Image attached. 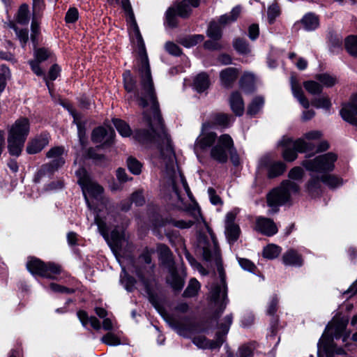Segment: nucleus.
<instances>
[{
    "instance_id": "nucleus-1",
    "label": "nucleus",
    "mask_w": 357,
    "mask_h": 357,
    "mask_svg": "<svg viewBox=\"0 0 357 357\" xmlns=\"http://www.w3.org/2000/svg\"><path fill=\"white\" fill-rule=\"evenodd\" d=\"M115 1L116 3H121L126 15L131 41L137 49L139 54L137 68L141 79V88L137 96L134 97V100L140 107L143 108L148 107L144 112V118L150 130H139L135 132V135H168L158 110V104L154 91L144 43L136 22L131 5L129 0Z\"/></svg>"
},
{
    "instance_id": "nucleus-2",
    "label": "nucleus",
    "mask_w": 357,
    "mask_h": 357,
    "mask_svg": "<svg viewBox=\"0 0 357 357\" xmlns=\"http://www.w3.org/2000/svg\"><path fill=\"white\" fill-rule=\"evenodd\" d=\"M347 321L333 319L327 326L324 333L318 343L319 351H323L326 357H334L335 354H342L341 348L336 349L333 342L334 339L342 337V342H345L350 333L345 331Z\"/></svg>"
},
{
    "instance_id": "nucleus-3",
    "label": "nucleus",
    "mask_w": 357,
    "mask_h": 357,
    "mask_svg": "<svg viewBox=\"0 0 357 357\" xmlns=\"http://www.w3.org/2000/svg\"><path fill=\"white\" fill-rule=\"evenodd\" d=\"M337 155L333 153H328L316 157L313 160H306L302 163L303 166L309 172L321 174L322 183L330 188H335L342 184L339 178L328 174L334 168V163Z\"/></svg>"
},
{
    "instance_id": "nucleus-4",
    "label": "nucleus",
    "mask_w": 357,
    "mask_h": 357,
    "mask_svg": "<svg viewBox=\"0 0 357 357\" xmlns=\"http://www.w3.org/2000/svg\"><path fill=\"white\" fill-rule=\"evenodd\" d=\"M30 131L29 121L20 118L8 130V149L10 154L19 156Z\"/></svg>"
},
{
    "instance_id": "nucleus-5",
    "label": "nucleus",
    "mask_w": 357,
    "mask_h": 357,
    "mask_svg": "<svg viewBox=\"0 0 357 357\" xmlns=\"http://www.w3.org/2000/svg\"><path fill=\"white\" fill-rule=\"evenodd\" d=\"M76 175L89 208H92L99 202L101 205L106 203V200H102L103 188L91 179L85 169L79 168L76 171Z\"/></svg>"
},
{
    "instance_id": "nucleus-6",
    "label": "nucleus",
    "mask_w": 357,
    "mask_h": 357,
    "mask_svg": "<svg viewBox=\"0 0 357 357\" xmlns=\"http://www.w3.org/2000/svg\"><path fill=\"white\" fill-rule=\"evenodd\" d=\"M299 191V186L294 181L286 180L280 185L267 195L268 206L272 208L273 212L278 211V207L290 200L292 195Z\"/></svg>"
},
{
    "instance_id": "nucleus-7",
    "label": "nucleus",
    "mask_w": 357,
    "mask_h": 357,
    "mask_svg": "<svg viewBox=\"0 0 357 357\" xmlns=\"http://www.w3.org/2000/svg\"><path fill=\"white\" fill-rule=\"evenodd\" d=\"M95 222L98 226L99 231L107 241L112 250L116 255L117 253L120 254L122 248L128 245V240L125 232L123 230L115 229L112 231L109 236L105 222L100 218V215L98 213L95 217Z\"/></svg>"
},
{
    "instance_id": "nucleus-8",
    "label": "nucleus",
    "mask_w": 357,
    "mask_h": 357,
    "mask_svg": "<svg viewBox=\"0 0 357 357\" xmlns=\"http://www.w3.org/2000/svg\"><path fill=\"white\" fill-rule=\"evenodd\" d=\"M278 146L282 148V156L286 161L291 162L297 158V152H307L314 150V146L310 142H306L302 139L293 140L291 137L284 136L278 142Z\"/></svg>"
},
{
    "instance_id": "nucleus-9",
    "label": "nucleus",
    "mask_w": 357,
    "mask_h": 357,
    "mask_svg": "<svg viewBox=\"0 0 357 357\" xmlns=\"http://www.w3.org/2000/svg\"><path fill=\"white\" fill-rule=\"evenodd\" d=\"M232 323L231 315H227L219 324L220 331L217 334L216 340L210 341L202 335H198L193 338V343L201 349H215L219 348L224 342V336L228 333Z\"/></svg>"
},
{
    "instance_id": "nucleus-10",
    "label": "nucleus",
    "mask_w": 357,
    "mask_h": 357,
    "mask_svg": "<svg viewBox=\"0 0 357 357\" xmlns=\"http://www.w3.org/2000/svg\"><path fill=\"white\" fill-rule=\"evenodd\" d=\"M26 267L31 274L50 279H54L61 272V268L58 264L51 262L45 264L36 258H30Z\"/></svg>"
},
{
    "instance_id": "nucleus-11",
    "label": "nucleus",
    "mask_w": 357,
    "mask_h": 357,
    "mask_svg": "<svg viewBox=\"0 0 357 357\" xmlns=\"http://www.w3.org/2000/svg\"><path fill=\"white\" fill-rule=\"evenodd\" d=\"M241 12V7L236 6L229 13L220 16L218 22H211L207 30V36L213 40H219L222 36V28L236 21Z\"/></svg>"
},
{
    "instance_id": "nucleus-12",
    "label": "nucleus",
    "mask_w": 357,
    "mask_h": 357,
    "mask_svg": "<svg viewBox=\"0 0 357 357\" xmlns=\"http://www.w3.org/2000/svg\"><path fill=\"white\" fill-rule=\"evenodd\" d=\"M140 263H145L146 266L144 268H137L135 271L139 280L142 283L147 293L151 302L154 303L155 300L150 289V284L152 280V266L151 265V258L149 252L143 253L139 258Z\"/></svg>"
},
{
    "instance_id": "nucleus-13",
    "label": "nucleus",
    "mask_w": 357,
    "mask_h": 357,
    "mask_svg": "<svg viewBox=\"0 0 357 357\" xmlns=\"http://www.w3.org/2000/svg\"><path fill=\"white\" fill-rule=\"evenodd\" d=\"M234 143L231 137L224 134L219 137L217 143L212 146L210 151L211 158L220 163L227 160L228 152L233 148Z\"/></svg>"
},
{
    "instance_id": "nucleus-14",
    "label": "nucleus",
    "mask_w": 357,
    "mask_h": 357,
    "mask_svg": "<svg viewBox=\"0 0 357 357\" xmlns=\"http://www.w3.org/2000/svg\"><path fill=\"white\" fill-rule=\"evenodd\" d=\"M194 220H174L168 218H158L153 222V227L155 231L158 234L162 233V229L168 225H174L180 229H187L192 226L195 222H199L203 220L199 209L194 210Z\"/></svg>"
},
{
    "instance_id": "nucleus-15",
    "label": "nucleus",
    "mask_w": 357,
    "mask_h": 357,
    "mask_svg": "<svg viewBox=\"0 0 357 357\" xmlns=\"http://www.w3.org/2000/svg\"><path fill=\"white\" fill-rule=\"evenodd\" d=\"M220 277V284H214L210 291L211 299L217 305L222 312L227 303V286L225 281V275L222 268H218Z\"/></svg>"
},
{
    "instance_id": "nucleus-16",
    "label": "nucleus",
    "mask_w": 357,
    "mask_h": 357,
    "mask_svg": "<svg viewBox=\"0 0 357 357\" xmlns=\"http://www.w3.org/2000/svg\"><path fill=\"white\" fill-rule=\"evenodd\" d=\"M65 154L64 148L62 146H55L50 149L46 156L50 162L43 167L42 171L44 173H52L57 170L65 163Z\"/></svg>"
},
{
    "instance_id": "nucleus-17",
    "label": "nucleus",
    "mask_w": 357,
    "mask_h": 357,
    "mask_svg": "<svg viewBox=\"0 0 357 357\" xmlns=\"http://www.w3.org/2000/svg\"><path fill=\"white\" fill-rule=\"evenodd\" d=\"M199 246L203 250V257L206 261H213L216 264L220 261V250L216 240L212 237L211 241L207 243L199 241Z\"/></svg>"
},
{
    "instance_id": "nucleus-18",
    "label": "nucleus",
    "mask_w": 357,
    "mask_h": 357,
    "mask_svg": "<svg viewBox=\"0 0 357 357\" xmlns=\"http://www.w3.org/2000/svg\"><path fill=\"white\" fill-rule=\"evenodd\" d=\"M340 115L345 121L357 126V94L352 96L348 102L342 105Z\"/></svg>"
},
{
    "instance_id": "nucleus-19",
    "label": "nucleus",
    "mask_w": 357,
    "mask_h": 357,
    "mask_svg": "<svg viewBox=\"0 0 357 357\" xmlns=\"http://www.w3.org/2000/svg\"><path fill=\"white\" fill-rule=\"evenodd\" d=\"M236 214V212L231 211L225 218V234L230 244L237 241L241 233L239 226L234 222Z\"/></svg>"
},
{
    "instance_id": "nucleus-20",
    "label": "nucleus",
    "mask_w": 357,
    "mask_h": 357,
    "mask_svg": "<svg viewBox=\"0 0 357 357\" xmlns=\"http://www.w3.org/2000/svg\"><path fill=\"white\" fill-rule=\"evenodd\" d=\"M217 135L213 132H202L197 138L195 149L197 152L212 148L218 142Z\"/></svg>"
},
{
    "instance_id": "nucleus-21",
    "label": "nucleus",
    "mask_w": 357,
    "mask_h": 357,
    "mask_svg": "<svg viewBox=\"0 0 357 357\" xmlns=\"http://www.w3.org/2000/svg\"><path fill=\"white\" fill-rule=\"evenodd\" d=\"M52 53L47 49L39 48L34 52V59L29 61L31 70L36 75H43V71L40 68V63L47 60Z\"/></svg>"
},
{
    "instance_id": "nucleus-22",
    "label": "nucleus",
    "mask_w": 357,
    "mask_h": 357,
    "mask_svg": "<svg viewBox=\"0 0 357 357\" xmlns=\"http://www.w3.org/2000/svg\"><path fill=\"white\" fill-rule=\"evenodd\" d=\"M255 229L268 236L275 235L278 231L275 223L271 219L264 217L257 218Z\"/></svg>"
},
{
    "instance_id": "nucleus-23",
    "label": "nucleus",
    "mask_w": 357,
    "mask_h": 357,
    "mask_svg": "<svg viewBox=\"0 0 357 357\" xmlns=\"http://www.w3.org/2000/svg\"><path fill=\"white\" fill-rule=\"evenodd\" d=\"M114 137V132L111 128L99 127L92 132L91 139L95 143L109 144Z\"/></svg>"
},
{
    "instance_id": "nucleus-24",
    "label": "nucleus",
    "mask_w": 357,
    "mask_h": 357,
    "mask_svg": "<svg viewBox=\"0 0 357 357\" xmlns=\"http://www.w3.org/2000/svg\"><path fill=\"white\" fill-rule=\"evenodd\" d=\"M49 143L46 135H40L31 139L27 144L26 152L29 154H36L40 152Z\"/></svg>"
},
{
    "instance_id": "nucleus-25",
    "label": "nucleus",
    "mask_w": 357,
    "mask_h": 357,
    "mask_svg": "<svg viewBox=\"0 0 357 357\" xmlns=\"http://www.w3.org/2000/svg\"><path fill=\"white\" fill-rule=\"evenodd\" d=\"M238 77V71L234 68H227L220 73L221 85L225 88H229Z\"/></svg>"
},
{
    "instance_id": "nucleus-26",
    "label": "nucleus",
    "mask_w": 357,
    "mask_h": 357,
    "mask_svg": "<svg viewBox=\"0 0 357 357\" xmlns=\"http://www.w3.org/2000/svg\"><path fill=\"white\" fill-rule=\"evenodd\" d=\"M189 3L192 7L196 8L199 5V0H184L176 3L175 9L177 10L178 16L183 18H187L190 15L192 9Z\"/></svg>"
},
{
    "instance_id": "nucleus-27",
    "label": "nucleus",
    "mask_w": 357,
    "mask_h": 357,
    "mask_svg": "<svg viewBox=\"0 0 357 357\" xmlns=\"http://www.w3.org/2000/svg\"><path fill=\"white\" fill-rule=\"evenodd\" d=\"M291 91L294 98L297 99L299 103L305 109H308L310 106V102L308 100L305 98L301 86H300V84H298V82H297L296 79L294 77H291Z\"/></svg>"
},
{
    "instance_id": "nucleus-28",
    "label": "nucleus",
    "mask_w": 357,
    "mask_h": 357,
    "mask_svg": "<svg viewBox=\"0 0 357 357\" xmlns=\"http://www.w3.org/2000/svg\"><path fill=\"white\" fill-rule=\"evenodd\" d=\"M282 261L287 266H299L303 264V259L296 250L290 249L283 255Z\"/></svg>"
},
{
    "instance_id": "nucleus-29",
    "label": "nucleus",
    "mask_w": 357,
    "mask_h": 357,
    "mask_svg": "<svg viewBox=\"0 0 357 357\" xmlns=\"http://www.w3.org/2000/svg\"><path fill=\"white\" fill-rule=\"evenodd\" d=\"M229 103L232 111L237 116H241L244 112V102L243 98L238 92L231 93Z\"/></svg>"
},
{
    "instance_id": "nucleus-30",
    "label": "nucleus",
    "mask_w": 357,
    "mask_h": 357,
    "mask_svg": "<svg viewBox=\"0 0 357 357\" xmlns=\"http://www.w3.org/2000/svg\"><path fill=\"white\" fill-rule=\"evenodd\" d=\"M311 176V179L307 184V190L312 196H317L321 192V183L322 182L321 174L312 172Z\"/></svg>"
},
{
    "instance_id": "nucleus-31",
    "label": "nucleus",
    "mask_w": 357,
    "mask_h": 357,
    "mask_svg": "<svg viewBox=\"0 0 357 357\" xmlns=\"http://www.w3.org/2000/svg\"><path fill=\"white\" fill-rule=\"evenodd\" d=\"M210 81L207 74L202 73L196 76L194 79L193 86L198 92H203L208 88Z\"/></svg>"
},
{
    "instance_id": "nucleus-32",
    "label": "nucleus",
    "mask_w": 357,
    "mask_h": 357,
    "mask_svg": "<svg viewBox=\"0 0 357 357\" xmlns=\"http://www.w3.org/2000/svg\"><path fill=\"white\" fill-rule=\"evenodd\" d=\"M241 88L245 93H250L255 89V76L250 73H245L240 81Z\"/></svg>"
},
{
    "instance_id": "nucleus-33",
    "label": "nucleus",
    "mask_w": 357,
    "mask_h": 357,
    "mask_svg": "<svg viewBox=\"0 0 357 357\" xmlns=\"http://www.w3.org/2000/svg\"><path fill=\"white\" fill-rule=\"evenodd\" d=\"M304 29L307 31H312L319 26V19L312 13L306 14L301 20Z\"/></svg>"
},
{
    "instance_id": "nucleus-34",
    "label": "nucleus",
    "mask_w": 357,
    "mask_h": 357,
    "mask_svg": "<svg viewBox=\"0 0 357 357\" xmlns=\"http://www.w3.org/2000/svg\"><path fill=\"white\" fill-rule=\"evenodd\" d=\"M77 317L84 326H86L89 324L94 329L98 330L100 328V324L98 319L94 317H89L85 312L79 311Z\"/></svg>"
},
{
    "instance_id": "nucleus-35",
    "label": "nucleus",
    "mask_w": 357,
    "mask_h": 357,
    "mask_svg": "<svg viewBox=\"0 0 357 357\" xmlns=\"http://www.w3.org/2000/svg\"><path fill=\"white\" fill-rule=\"evenodd\" d=\"M315 79L318 80L323 87H332L337 82V79L335 76L328 73H321L315 75Z\"/></svg>"
},
{
    "instance_id": "nucleus-36",
    "label": "nucleus",
    "mask_w": 357,
    "mask_h": 357,
    "mask_svg": "<svg viewBox=\"0 0 357 357\" xmlns=\"http://www.w3.org/2000/svg\"><path fill=\"white\" fill-rule=\"evenodd\" d=\"M286 169V165L282 162H273L268 165V176L274 178L281 175Z\"/></svg>"
},
{
    "instance_id": "nucleus-37",
    "label": "nucleus",
    "mask_w": 357,
    "mask_h": 357,
    "mask_svg": "<svg viewBox=\"0 0 357 357\" xmlns=\"http://www.w3.org/2000/svg\"><path fill=\"white\" fill-rule=\"evenodd\" d=\"M282 248L273 243L268 244L263 249L262 255L268 259H273L278 257L281 253Z\"/></svg>"
},
{
    "instance_id": "nucleus-38",
    "label": "nucleus",
    "mask_w": 357,
    "mask_h": 357,
    "mask_svg": "<svg viewBox=\"0 0 357 357\" xmlns=\"http://www.w3.org/2000/svg\"><path fill=\"white\" fill-rule=\"evenodd\" d=\"M264 100L261 96L255 98L248 108V114L250 116H254L257 114L263 107Z\"/></svg>"
},
{
    "instance_id": "nucleus-39",
    "label": "nucleus",
    "mask_w": 357,
    "mask_h": 357,
    "mask_svg": "<svg viewBox=\"0 0 357 357\" xmlns=\"http://www.w3.org/2000/svg\"><path fill=\"white\" fill-rule=\"evenodd\" d=\"M113 123L122 137L130 136L132 132L129 125L121 119H114Z\"/></svg>"
},
{
    "instance_id": "nucleus-40",
    "label": "nucleus",
    "mask_w": 357,
    "mask_h": 357,
    "mask_svg": "<svg viewBox=\"0 0 357 357\" xmlns=\"http://www.w3.org/2000/svg\"><path fill=\"white\" fill-rule=\"evenodd\" d=\"M167 282L176 290L182 289L184 284L183 279L178 276L174 271H172L167 278Z\"/></svg>"
},
{
    "instance_id": "nucleus-41",
    "label": "nucleus",
    "mask_w": 357,
    "mask_h": 357,
    "mask_svg": "<svg viewBox=\"0 0 357 357\" xmlns=\"http://www.w3.org/2000/svg\"><path fill=\"white\" fill-rule=\"evenodd\" d=\"M231 121V117L225 114H216L212 116L213 123L220 126H229Z\"/></svg>"
},
{
    "instance_id": "nucleus-42",
    "label": "nucleus",
    "mask_w": 357,
    "mask_h": 357,
    "mask_svg": "<svg viewBox=\"0 0 357 357\" xmlns=\"http://www.w3.org/2000/svg\"><path fill=\"white\" fill-rule=\"evenodd\" d=\"M200 289L199 282L195 278L190 280L189 284L185 290L183 295L185 297L195 296Z\"/></svg>"
},
{
    "instance_id": "nucleus-43",
    "label": "nucleus",
    "mask_w": 357,
    "mask_h": 357,
    "mask_svg": "<svg viewBox=\"0 0 357 357\" xmlns=\"http://www.w3.org/2000/svg\"><path fill=\"white\" fill-rule=\"evenodd\" d=\"M347 52L354 56H357V36H350L345 40Z\"/></svg>"
},
{
    "instance_id": "nucleus-44",
    "label": "nucleus",
    "mask_w": 357,
    "mask_h": 357,
    "mask_svg": "<svg viewBox=\"0 0 357 357\" xmlns=\"http://www.w3.org/2000/svg\"><path fill=\"white\" fill-rule=\"evenodd\" d=\"M60 71H61V69H60L59 66L55 64V65H53L51 67V68L50 69L47 77L45 76L44 73H43V75H42L43 77L44 80L46 82V85H47L50 92H51V89H50V84L49 82V79L52 80V81L56 79L57 78V77L59 75Z\"/></svg>"
},
{
    "instance_id": "nucleus-45",
    "label": "nucleus",
    "mask_w": 357,
    "mask_h": 357,
    "mask_svg": "<svg viewBox=\"0 0 357 357\" xmlns=\"http://www.w3.org/2000/svg\"><path fill=\"white\" fill-rule=\"evenodd\" d=\"M233 45L234 49L240 54H247L250 53V48L247 42L241 38H236L234 40Z\"/></svg>"
},
{
    "instance_id": "nucleus-46",
    "label": "nucleus",
    "mask_w": 357,
    "mask_h": 357,
    "mask_svg": "<svg viewBox=\"0 0 357 357\" xmlns=\"http://www.w3.org/2000/svg\"><path fill=\"white\" fill-rule=\"evenodd\" d=\"M303 86L305 90L311 94L321 93L323 89L321 84L312 80L305 82Z\"/></svg>"
},
{
    "instance_id": "nucleus-47",
    "label": "nucleus",
    "mask_w": 357,
    "mask_h": 357,
    "mask_svg": "<svg viewBox=\"0 0 357 357\" xmlns=\"http://www.w3.org/2000/svg\"><path fill=\"white\" fill-rule=\"evenodd\" d=\"M29 20V7L26 4H22L19 8L17 21L20 24H26Z\"/></svg>"
},
{
    "instance_id": "nucleus-48",
    "label": "nucleus",
    "mask_w": 357,
    "mask_h": 357,
    "mask_svg": "<svg viewBox=\"0 0 357 357\" xmlns=\"http://www.w3.org/2000/svg\"><path fill=\"white\" fill-rule=\"evenodd\" d=\"M159 257L162 263L170 264L171 253L169 248L165 245H159L157 249Z\"/></svg>"
},
{
    "instance_id": "nucleus-49",
    "label": "nucleus",
    "mask_w": 357,
    "mask_h": 357,
    "mask_svg": "<svg viewBox=\"0 0 357 357\" xmlns=\"http://www.w3.org/2000/svg\"><path fill=\"white\" fill-rule=\"evenodd\" d=\"M312 104L317 108L329 109L331 107V99L328 96H321L312 100Z\"/></svg>"
},
{
    "instance_id": "nucleus-50",
    "label": "nucleus",
    "mask_w": 357,
    "mask_h": 357,
    "mask_svg": "<svg viewBox=\"0 0 357 357\" xmlns=\"http://www.w3.org/2000/svg\"><path fill=\"white\" fill-rule=\"evenodd\" d=\"M278 297L277 295H273L269 298L266 307V314L274 315L278 310Z\"/></svg>"
},
{
    "instance_id": "nucleus-51",
    "label": "nucleus",
    "mask_w": 357,
    "mask_h": 357,
    "mask_svg": "<svg viewBox=\"0 0 357 357\" xmlns=\"http://www.w3.org/2000/svg\"><path fill=\"white\" fill-rule=\"evenodd\" d=\"M127 165L129 170L133 174H139L142 171V164L134 158H128Z\"/></svg>"
},
{
    "instance_id": "nucleus-52",
    "label": "nucleus",
    "mask_w": 357,
    "mask_h": 357,
    "mask_svg": "<svg viewBox=\"0 0 357 357\" xmlns=\"http://www.w3.org/2000/svg\"><path fill=\"white\" fill-rule=\"evenodd\" d=\"M122 272L123 273L121 275V283L128 291H132L135 282V280L128 275L124 267H122Z\"/></svg>"
},
{
    "instance_id": "nucleus-53",
    "label": "nucleus",
    "mask_w": 357,
    "mask_h": 357,
    "mask_svg": "<svg viewBox=\"0 0 357 357\" xmlns=\"http://www.w3.org/2000/svg\"><path fill=\"white\" fill-rule=\"evenodd\" d=\"M322 137V133L319 130H311L303 135L301 138L306 142H310L313 144L314 148L315 147L313 141L320 139Z\"/></svg>"
},
{
    "instance_id": "nucleus-54",
    "label": "nucleus",
    "mask_w": 357,
    "mask_h": 357,
    "mask_svg": "<svg viewBox=\"0 0 357 357\" xmlns=\"http://www.w3.org/2000/svg\"><path fill=\"white\" fill-rule=\"evenodd\" d=\"M203 40L204 36L202 35H194L183 39L182 44L186 47H190L196 45L199 43H201Z\"/></svg>"
},
{
    "instance_id": "nucleus-55",
    "label": "nucleus",
    "mask_w": 357,
    "mask_h": 357,
    "mask_svg": "<svg viewBox=\"0 0 357 357\" xmlns=\"http://www.w3.org/2000/svg\"><path fill=\"white\" fill-rule=\"evenodd\" d=\"M102 342L109 346H116L121 344L119 338L112 333H108L102 337Z\"/></svg>"
},
{
    "instance_id": "nucleus-56",
    "label": "nucleus",
    "mask_w": 357,
    "mask_h": 357,
    "mask_svg": "<svg viewBox=\"0 0 357 357\" xmlns=\"http://www.w3.org/2000/svg\"><path fill=\"white\" fill-rule=\"evenodd\" d=\"M166 21L171 27L176 26L177 24L176 18V9L174 7H170L166 12Z\"/></svg>"
},
{
    "instance_id": "nucleus-57",
    "label": "nucleus",
    "mask_w": 357,
    "mask_h": 357,
    "mask_svg": "<svg viewBox=\"0 0 357 357\" xmlns=\"http://www.w3.org/2000/svg\"><path fill=\"white\" fill-rule=\"evenodd\" d=\"M280 10L279 6L276 3H273L268 8V19L269 23L272 24L275 18L279 16Z\"/></svg>"
},
{
    "instance_id": "nucleus-58",
    "label": "nucleus",
    "mask_w": 357,
    "mask_h": 357,
    "mask_svg": "<svg viewBox=\"0 0 357 357\" xmlns=\"http://www.w3.org/2000/svg\"><path fill=\"white\" fill-rule=\"evenodd\" d=\"M71 114L73 116L74 121L77 123V126L78 136L79 138L80 144H82V146H84L85 143L86 142L84 129L82 128L81 123L79 122H77V114L75 112H73V111L71 112Z\"/></svg>"
},
{
    "instance_id": "nucleus-59",
    "label": "nucleus",
    "mask_w": 357,
    "mask_h": 357,
    "mask_svg": "<svg viewBox=\"0 0 357 357\" xmlns=\"http://www.w3.org/2000/svg\"><path fill=\"white\" fill-rule=\"evenodd\" d=\"M303 170L299 167H296L289 172V178L291 180L298 181L303 178Z\"/></svg>"
},
{
    "instance_id": "nucleus-60",
    "label": "nucleus",
    "mask_w": 357,
    "mask_h": 357,
    "mask_svg": "<svg viewBox=\"0 0 357 357\" xmlns=\"http://www.w3.org/2000/svg\"><path fill=\"white\" fill-rule=\"evenodd\" d=\"M238 261L241 268L245 271L252 272L255 268V264L247 259L238 258Z\"/></svg>"
},
{
    "instance_id": "nucleus-61",
    "label": "nucleus",
    "mask_w": 357,
    "mask_h": 357,
    "mask_svg": "<svg viewBox=\"0 0 357 357\" xmlns=\"http://www.w3.org/2000/svg\"><path fill=\"white\" fill-rule=\"evenodd\" d=\"M123 77H124V85H125L126 90L128 92L132 91L134 88L135 83L130 76V73L129 71L126 72L123 74Z\"/></svg>"
},
{
    "instance_id": "nucleus-62",
    "label": "nucleus",
    "mask_w": 357,
    "mask_h": 357,
    "mask_svg": "<svg viewBox=\"0 0 357 357\" xmlns=\"http://www.w3.org/2000/svg\"><path fill=\"white\" fill-rule=\"evenodd\" d=\"M78 18V11L76 8H70L66 15V21L68 23H73Z\"/></svg>"
},
{
    "instance_id": "nucleus-63",
    "label": "nucleus",
    "mask_w": 357,
    "mask_h": 357,
    "mask_svg": "<svg viewBox=\"0 0 357 357\" xmlns=\"http://www.w3.org/2000/svg\"><path fill=\"white\" fill-rule=\"evenodd\" d=\"M132 202H135L136 205L142 206L144 203V198L142 190H137L132 193L131 196Z\"/></svg>"
},
{
    "instance_id": "nucleus-64",
    "label": "nucleus",
    "mask_w": 357,
    "mask_h": 357,
    "mask_svg": "<svg viewBox=\"0 0 357 357\" xmlns=\"http://www.w3.org/2000/svg\"><path fill=\"white\" fill-rule=\"evenodd\" d=\"M166 50L174 55H178L181 52L179 47L173 43L168 42L165 45Z\"/></svg>"
}]
</instances>
